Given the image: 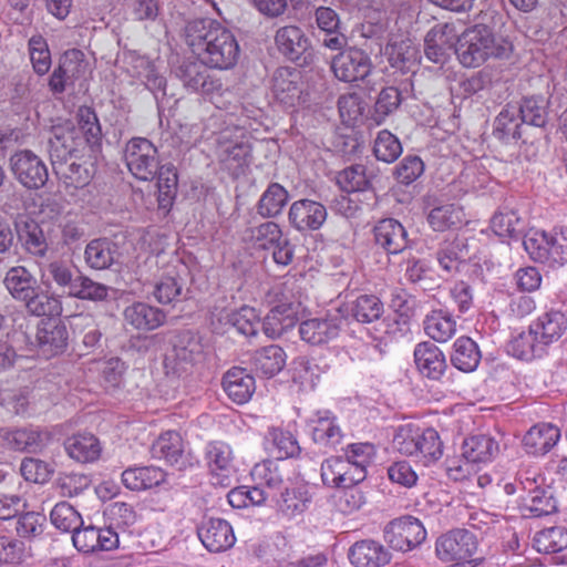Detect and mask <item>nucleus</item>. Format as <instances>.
<instances>
[{
    "label": "nucleus",
    "mask_w": 567,
    "mask_h": 567,
    "mask_svg": "<svg viewBox=\"0 0 567 567\" xmlns=\"http://www.w3.org/2000/svg\"><path fill=\"white\" fill-rule=\"evenodd\" d=\"M186 43L206 65L229 70L239 58V44L234 33L212 19H196L185 28Z\"/></svg>",
    "instance_id": "1"
},
{
    "label": "nucleus",
    "mask_w": 567,
    "mask_h": 567,
    "mask_svg": "<svg viewBox=\"0 0 567 567\" xmlns=\"http://www.w3.org/2000/svg\"><path fill=\"white\" fill-rule=\"evenodd\" d=\"M3 286L14 300L23 302L32 316L53 317L62 312L59 297L43 291L35 276L24 266L9 268L3 278Z\"/></svg>",
    "instance_id": "2"
},
{
    "label": "nucleus",
    "mask_w": 567,
    "mask_h": 567,
    "mask_svg": "<svg viewBox=\"0 0 567 567\" xmlns=\"http://www.w3.org/2000/svg\"><path fill=\"white\" fill-rule=\"evenodd\" d=\"M208 68L209 65L200 59L185 60L176 66L174 73L187 90L200 93L218 109H227L235 94L231 87L212 74Z\"/></svg>",
    "instance_id": "3"
},
{
    "label": "nucleus",
    "mask_w": 567,
    "mask_h": 567,
    "mask_svg": "<svg viewBox=\"0 0 567 567\" xmlns=\"http://www.w3.org/2000/svg\"><path fill=\"white\" fill-rule=\"evenodd\" d=\"M393 447L399 453L415 457L423 465L430 466L441 460L444 445L435 429L404 424L394 434Z\"/></svg>",
    "instance_id": "4"
},
{
    "label": "nucleus",
    "mask_w": 567,
    "mask_h": 567,
    "mask_svg": "<svg viewBox=\"0 0 567 567\" xmlns=\"http://www.w3.org/2000/svg\"><path fill=\"white\" fill-rule=\"evenodd\" d=\"M507 45L497 44L494 32L486 29L468 28L461 35L456 34L455 54L465 68H477L488 58L507 55Z\"/></svg>",
    "instance_id": "5"
},
{
    "label": "nucleus",
    "mask_w": 567,
    "mask_h": 567,
    "mask_svg": "<svg viewBox=\"0 0 567 567\" xmlns=\"http://www.w3.org/2000/svg\"><path fill=\"white\" fill-rule=\"evenodd\" d=\"M522 495L519 512L524 518H539L557 512L553 488L544 484V477L533 471L518 473Z\"/></svg>",
    "instance_id": "6"
},
{
    "label": "nucleus",
    "mask_w": 567,
    "mask_h": 567,
    "mask_svg": "<svg viewBox=\"0 0 567 567\" xmlns=\"http://www.w3.org/2000/svg\"><path fill=\"white\" fill-rule=\"evenodd\" d=\"M477 548V538L471 530L453 528L436 538L434 553L440 561L452 567H475Z\"/></svg>",
    "instance_id": "7"
},
{
    "label": "nucleus",
    "mask_w": 567,
    "mask_h": 567,
    "mask_svg": "<svg viewBox=\"0 0 567 567\" xmlns=\"http://www.w3.org/2000/svg\"><path fill=\"white\" fill-rule=\"evenodd\" d=\"M523 247L532 259L550 266L567 262V227L555 228L551 234L533 231L523 240Z\"/></svg>",
    "instance_id": "8"
},
{
    "label": "nucleus",
    "mask_w": 567,
    "mask_h": 567,
    "mask_svg": "<svg viewBox=\"0 0 567 567\" xmlns=\"http://www.w3.org/2000/svg\"><path fill=\"white\" fill-rule=\"evenodd\" d=\"M331 70L334 76L343 82L361 80L364 89L375 90V80L372 79V62L367 52L362 49L350 47L333 56Z\"/></svg>",
    "instance_id": "9"
},
{
    "label": "nucleus",
    "mask_w": 567,
    "mask_h": 567,
    "mask_svg": "<svg viewBox=\"0 0 567 567\" xmlns=\"http://www.w3.org/2000/svg\"><path fill=\"white\" fill-rule=\"evenodd\" d=\"M124 159L132 175L141 181H152L157 174L158 152L147 138L130 140L125 146Z\"/></svg>",
    "instance_id": "10"
},
{
    "label": "nucleus",
    "mask_w": 567,
    "mask_h": 567,
    "mask_svg": "<svg viewBox=\"0 0 567 567\" xmlns=\"http://www.w3.org/2000/svg\"><path fill=\"white\" fill-rule=\"evenodd\" d=\"M423 523L406 515L391 520L383 529L386 544L394 550L409 551L420 546L426 539Z\"/></svg>",
    "instance_id": "11"
},
{
    "label": "nucleus",
    "mask_w": 567,
    "mask_h": 567,
    "mask_svg": "<svg viewBox=\"0 0 567 567\" xmlns=\"http://www.w3.org/2000/svg\"><path fill=\"white\" fill-rule=\"evenodd\" d=\"M203 357V344L192 332H181L174 342L173 350L165 358L167 374L176 377L187 374Z\"/></svg>",
    "instance_id": "12"
},
{
    "label": "nucleus",
    "mask_w": 567,
    "mask_h": 567,
    "mask_svg": "<svg viewBox=\"0 0 567 567\" xmlns=\"http://www.w3.org/2000/svg\"><path fill=\"white\" fill-rule=\"evenodd\" d=\"M9 164L14 178L28 189H40L49 179L45 163L30 150L14 152Z\"/></svg>",
    "instance_id": "13"
},
{
    "label": "nucleus",
    "mask_w": 567,
    "mask_h": 567,
    "mask_svg": "<svg viewBox=\"0 0 567 567\" xmlns=\"http://www.w3.org/2000/svg\"><path fill=\"white\" fill-rule=\"evenodd\" d=\"M152 454L178 471H185L198 464V460L190 452L185 451V443L176 431L161 434L152 445Z\"/></svg>",
    "instance_id": "14"
},
{
    "label": "nucleus",
    "mask_w": 567,
    "mask_h": 567,
    "mask_svg": "<svg viewBox=\"0 0 567 567\" xmlns=\"http://www.w3.org/2000/svg\"><path fill=\"white\" fill-rule=\"evenodd\" d=\"M343 324V316L339 310L329 312L321 318L307 319L299 324L300 338L309 344L321 346L336 339Z\"/></svg>",
    "instance_id": "15"
},
{
    "label": "nucleus",
    "mask_w": 567,
    "mask_h": 567,
    "mask_svg": "<svg viewBox=\"0 0 567 567\" xmlns=\"http://www.w3.org/2000/svg\"><path fill=\"white\" fill-rule=\"evenodd\" d=\"M275 42L278 51L288 60L307 64L311 59V43L305 31L297 25H285L277 30Z\"/></svg>",
    "instance_id": "16"
},
{
    "label": "nucleus",
    "mask_w": 567,
    "mask_h": 567,
    "mask_svg": "<svg viewBox=\"0 0 567 567\" xmlns=\"http://www.w3.org/2000/svg\"><path fill=\"white\" fill-rule=\"evenodd\" d=\"M456 30L452 23L435 24L425 35L424 54L435 64L444 65L455 52Z\"/></svg>",
    "instance_id": "17"
},
{
    "label": "nucleus",
    "mask_w": 567,
    "mask_h": 567,
    "mask_svg": "<svg viewBox=\"0 0 567 567\" xmlns=\"http://www.w3.org/2000/svg\"><path fill=\"white\" fill-rule=\"evenodd\" d=\"M327 216L324 205L307 198L293 202L288 212L290 225L301 233L320 229Z\"/></svg>",
    "instance_id": "18"
},
{
    "label": "nucleus",
    "mask_w": 567,
    "mask_h": 567,
    "mask_svg": "<svg viewBox=\"0 0 567 567\" xmlns=\"http://www.w3.org/2000/svg\"><path fill=\"white\" fill-rule=\"evenodd\" d=\"M271 92L275 100L285 107H293L301 100V73L300 71L282 66L272 75Z\"/></svg>",
    "instance_id": "19"
},
{
    "label": "nucleus",
    "mask_w": 567,
    "mask_h": 567,
    "mask_svg": "<svg viewBox=\"0 0 567 567\" xmlns=\"http://www.w3.org/2000/svg\"><path fill=\"white\" fill-rule=\"evenodd\" d=\"M375 245L388 255H398L409 246L408 231L394 218H384L373 227Z\"/></svg>",
    "instance_id": "20"
},
{
    "label": "nucleus",
    "mask_w": 567,
    "mask_h": 567,
    "mask_svg": "<svg viewBox=\"0 0 567 567\" xmlns=\"http://www.w3.org/2000/svg\"><path fill=\"white\" fill-rule=\"evenodd\" d=\"M198 537L212 553H220L231 548L236 537L230 524L221 518H208L198 528Z\"/></svg>",
    "instance_id": "21"
},
{
    "label": "nucleus",
    "mask_w": 567,
    "mask_h": 567,
    "mask_svg": "<svg viewBox=\"0 0 567 567\" xmlns=\"http://www.w3.org/2000/svg\"><path fill=\"white\" fill-rule=\"evenodd\" d=\"M81 145L74 127L54 126L48 141V152L52 168L71 161Z\"/></svg>",
    "instance_id": "22"
},
{
    "label": "nucleus",
    "mask_w": 567,
    "mask_h": 567,
    "mask_svg": "<svg viewBox=\"0 0 567 567\" xmlns=\"http://www.w3.org/2000/svg\"><path fill=\"white\" fill-rule=\"evenodd\" d=\"M413 355L419 372L430 380H440L447 369L444 353L430 341L417 343Z\"/></svg>",
    "instance_id": "23"
},
{
    "label": "nucleus",
    "mask_w": 567,
    "mask_h": 567,
    "mask_svg": "<svg viewBox=\"0 0 567 567\" xmlns=\"http://www.w3.org/2000/svg\"><path fill=\"white\" fill-rule=\"evenodd\" d=\"M297 307L293 302H280L272 307L260 320V329L269 339H278L295 327L297 322Z\"/></svg>",
    "instance_id": "24"
},
{
    "label": "nucleus",
    "mask_w": 567,
    "mask_h": 567,
    "mask_svg": "<svg viewBox=\"0 0 567 567\" xmlns=\"http://www.w3.org/2000/svg\"><path fill=\"white\" fill-rule=\"evenodd\" d=\"M188 275L189 271L185 264L171 267L155 285L156 300L163 305L179 301Z\"/></svg>",
    "instance_id": "25"
},
{
    "label": "nucleus",
    "mask_w": 567,
    "mask_h": 567,
    "mask_svg": "<svg viewBox=\"0 0 567 567\" xmlns=\"http://www.w3.org/2000/svg\"><path fill=\"white\" fill-rule=\"evenodd\" d=\"M348 557L354 567H382L391 560L389 550L373 539L355 542L350 547Z\"/></svg>",
    "instance_id": "26"
},
{
    "label": "nucleus",
    "mask_w": 567,
    "mask_h": 567,
    "mask_svg": "<svg viewBox=\"0 0 567 567\" xmlns=\"http://www.w3.org/2000/svg\"><path fill=\"white\" fill-rule=\"evenodd\" d=\"M277 511L287 518L301 516L312 503V494L307 486L285 487L276 498Z\"/></svg>",
    "instance_id": "27"
},
{
    "label": "nucleus",
    "mask_w": 567,
    "mask_h": 567,
    "mask_svg": "<svg viewBox=\"0 0 567 567\" xmlns=\"http://www.w3.org/2000/svg\"><path fill=\"white\" fill-rule=\"evenodd\" d=\"M223 388L233 402L244 404L256 390L255 378L246 369L233 367L224 374Z\"/></svg>",
    "instance_id": "28"
},
{
    "label": "nucleus",
    "mask_w": 567,
    "mask_h": 567,
    "mask_svg": "<svg viewBox=\"0 0 567 567\" xmlns=\"http://www.w3.org/2000/svg\"><path fill=\"white\" fill-rule=\"evenodd\" d=\"M120 257L117 244L106 237L92 239L84 250L85 264L95 270L110 269Z\"/></svg>",
    "instance_id": "29"
},
{
    "label": "nucleus",
    "mask_w": 567,
    "mask_h": 567,
    "mask_svg": "<svg viewBox=\"0 0 567 567\" xmlns=\"http://www.w3.org/2000/svg\"><path fill=\"white\" fill-rule=\"evenodd\" d=\"M0 443L10 450L19 452H35L41 449L42 433L32 426L0 427Z\"/></svg>",
    "instance_id": "30"
},
{
    "label": "nucleus",
    "mask_w": 567,
    "mask_h": 567,
    "mask_svg": "<svg viewBox=\"0 0 567 567\" xmlns=\"http://www.w3.org/2000/svg\"><path fill=\"white\" fill-rule=\"evenodd\" d=\"M530 326L532 331L537 334L547 349L549 344L558 341L567 331V317L559 310H549L534 320Z\"/></svg>",
    "instance_id": "31"
},
{
    "label": "nucleus",
    "mask_w": 567,
    "mask_h": 567,
    "mask_svg": "<svg viewBox=\"0 0 567 567\" xmlns=\"http://www.w3.org/2000/svg\"><path fill=\"white\" fill-rule=\"evenodd\" d=\"M499 453L497 441L487 434H475L466 437L462 444V456L467 463L486 464Z\"/></svg>",
    "instance_id": "32"
},
{
    "label": "nucleus",
    "mask_w": 567,
    "mask_h": 567,
    "mask_svg": "<svg viewBox=\"0 0 567 567\" xmlns=\"http://www.w3.org/2000/svg\"><path fill=\"white\" fill-rule=\"evenodd\" d=\"M560 431L550 423H538L532 426L523 439V444L528 454L545 455L559 441Z\"/></svg>",
    "instance_id": "33"
},
{
    "label": "nucleus",
    "mask_w": 567,
    "mask_h": 567,
    "mask_svg": "<svg viewBox=\"0 0 567 567\" xmlns=\"http://www.w3.org/2000/svg\"><path fill=\"white\" fill-rule=\"evenodd\" d=\"M123 316L127 324L143 331L157 329L166 319V315L161 309L145 302H134L126 307Z\"/></svg>",
    "instance_id": "34"
},
{
    "label": "nucleus",
    "mask_w": 567,
    "mask_h": 567,
    "mask_svg": "<svg viewBox=\"0 0 567 567\" xmlns=\"http://www.w3.org/2000/svg\"><path fill=\"white\" fill-rule=\"evenodd\" d=\"M68 339V329L62 322L49 321L38 327V346L49 357L62 353L66 349Z\"/></svg>",
    "instance_id": "35"
},
{
    "label": "nucleus",
    "mask_w": 567,
    "mask_h": 567,
    "mask_svg": "<svg viewBox=\"0 0 567 567\" xmlns=\"http://www.w3.org/2000/svg\"><path fill=\"white\" fill-rule=\"evenodd\" d=\"M491 228L502 241L511 244L512 241L524 240V221L513 209H501L495 213L491 219Z\"/></svg>",
    "instance_id": "36"
},
{
    "label": "nucleus",
    "mask_w": 567,
    "mask_h": 567,
    "mask_svg": "<svg viewBox=\"0 0 567 567\" xmlns=\"http://www.w3.org/2000/svg\"><path fill=\"white\" fill-rule=\"evenodd\" d=\"M287 354L278 344H270L256 350L251 357L254 371L262 377L272 378L286 365Z\"/></svg>",
    "instance_id": "37"
},
{
    "label": "nucleus",
    "mask_w": 567,
    "mask_h": 567,
    "mask_svg": "<svg viewBox=\"0 0 567 567\" xmlns=\"http://www.w3.org/2000/svg\"><path fill=\"white\" fill-rule=\"evenodd\" d=\"M251 475L259 485L271 493V499L278 496L285 486L286 471L284 470L282 461L267 460L254 466Z\"/></svg>",
    "instance_id": "38"
},
{
    "label": "nucleus",
    "mask_w": 567,
    "mask_h": 567,
    "mask_svg": "<svg viewBox=\"0 0 567 567\" xmlns=\"http://www.w3.org/2000/svg\"><path fill=\"white\" fill-rule=\"evenodd\" d=\"M546 351L537 334L532 331L530 324L527 331H522L507 343L508 354L519 360L532 361L542 358Z\"/></svg>",
    "instance_id": "39"
},
{
    "label": "nucleus",
    "mask_w": 567,
    "mask_h": 567,
    "mask_svg": "<svg viewBox=\"0 0 567 567\" xmlns=\"http://www.w3.org/2000/svg\"><path fill=\"white\" fill-rule=\"evenodd\" d=\"M522 135L517 109L506 105L494 120L493 136L504 144H509L522 138Z\"/></svg>",
    "instance_id": "40"
},
{
    "label": "nucleus",
    "mask_w": 567,
    "mask_h": 567,
    "mask_svg": "<svg viewBox=\"0 0 567 567\" xmlns=\"http://www.w3.org/2000/svg\"><path fill=\"white\" fill-rule=\"evenodd\" d=\"M164 480V471L156 466L128 467L122 473V483L131 491L152 488Z\"/></svg>",
    "instance_id": "41"
},
{
    "label": "nucleus",
    "mask_w": 567,
    "mask_h": 567,
    "mask_svg": "<svg viewBox=\"0 0 567 567\" xmlns=\"http://www.w3.org/2000/svg\"><path fill=\"white\" fill-rule=\"evenodd\" d=\"M219 159L225 169L238 177L251 162V147L247 142L225 145L220 148Z\"/></svg>",
    "instance_id": "42"
},
{
    "label": "nucleus",
    "mask_w": 567,
    "mask_h": 567,
    "mask_svg": "<svg viewBox=\"0 0 567 567\" xmlns=\"http://www.w3.org/2000/svg\"><path fill=\"white\" fill-rule=\"evenodd\" d=\"M78 127L76 136L81 138L90 146L92 151H95L101 146L102 142V128L97 118L96 113L89 106H81L76 113Z\"/></svg>",
    "instance_id": "43"
},
{
    "label": "nucleus",
    "mask_w": 567,
    "mask_h": 567,
    "mask_svg": "<svg viewBox=\"0 0 567 567\" xmlns=\"http://www.w3.org/2000/svg\"><path fill=\"white\" fill-rule=\"evenodd\" d=\"M426 219L433 230L445 231L462 225L464 213L463 208L457 204L443 203L430 209Z\"/></svg>",
    "instance_id": "44"
},
{
    "label": "nucleus",
    "mask_w": 567,
    "mask_h": 567,
    "mask_svg": "<svg viewBox=\"0 0 567 567\" xmlns=\"http://www.w3.org/2000/svg\"><path fill=\"white\" fill-rule=\"evenodd\" d=\"M289 200L288 190L279 183H270L261 194L256 208L262 218L279 216Z\"/></svg>",
    "instance_id": "45"
},
{
    "label": "nucleus",
    "mask_w": 567,
    "mask_h": 567,
    "mask_svg": "<svg viewBox=\"0 0 567 567\" xmlns=\"http://www.w3.org/2000/svg\"><path fill=\"white\" fill-rule=\"evenodd\" d=\"M65 450L70 457L80 463L94 462L101 454L99 440L90 433L78 434L69 439Z\"/></svg>",
    "instance_id": "46"
},
{
    "label": "nucleus",
    "mask_w": 567,
    "mask_h": 567,
    "mask_svg": "<svg viewBox=\"0 0 567 567\" xmlns=\"http://www.w3.org/2000/svg\"><path fill=\"white\" fill-rule=\"evenodd\" d=\"M424 331L437 342H446L456 333V321L445 310H433L425 317Z\"/></svg>",
    "instance_id": "47"
},
{
    "label": "nucleus",
    "mask_w": 567,
    "mask_h": 567,
    "mask_svg": "<svg viewBox=\"0 0 567 567\" xmlns=\"http://www.w3.org/2000/svg\"><path fill=\"white\" fill-rule=\"evenodd\" d=\"M481 361V352L477 344L468 337L456 339L451 354L452 364L460 371L472 372Z\"/></svg>",
    "instance_id": "48"
},
{
    "label": "nucleus",
    "mask_w": 567,
    "mask_h": 567,
    "mask_svg": "<svg viewBox=\"0 0 567 567\" xmlns=\"http://www.w3.org/2000/svg\"><path fill=\"white\" fill-rule=\"evenodd\" d=\"M205 460L213 475L227 477L233 467V451L221 441L210 442L205 449Z\"/></svg>",
    "instance_id": "49"
},
{
    "label": "nucleus",
    "mask_w": 567,
    "mask_h": 567,
    "mask_svg": "<svg viewBox=\"0 0 567 567\" xmlns=\"http://www.w3.org/2000/svg\"><path fill=\"white\" fill-rule=\"evenodd\" d=\"M522 123L545 127L548 121V100L542 95L524 97L518 107Z\"/></svg>",
    "instance_id": "50"
},
{
    "label": "nucleus",
    "mask_w": 567,
    "mask_h": 567,
    "mask_svg": "<svg viewBox=\"0 0 567 567\" xmlns=\"http://www.w3.org/2000/svg\"><path fill=\"white\" fill-rule=\"evenodd\" d=\"M383 311L382 301L374 295H361L349 307L351 317L361 323H371L380 319Z\"/></svg>",
    "instance_id": "51"
},
{
    "label": "nucleus",
    "mask_w": 567,
    "mask_h": 567,
    "mask_svg": "<svg viewBox=\"0 0 567 567\" xmlns=\"http://www.w3.org/2000/svg\"><path fill=\"white\" fill-rule=\"evenodd\" d=\"M534 548L544 554H554L567 548V528L554 526L545 528L535 534L533 539Z\"/></svg>",
    "instance_id": "52"
},
{
    "label": "nucleus",
    "mask_w": 567,
    "mask_h": 567,
    "mask_svg": "<svg viewBox=\"0 0 567 567\" xmlns=\"http://www.w3.org/2000/svg\"><path fill=\"white\" fill-rule=\"evenodd\" d=\"M42 278L47 284L53 282L70 296L73 285L78 280V274L74 275L72 267L66 261L53 260L43 269Z\"/></svg>",
    "instance_id": "53"
},
{
    "label": "nucleus",
    "mask_w": 567,
    "mask_h": 567,
    "mask_svg": "<svg viewBox=\"0 0 567 567\" xmlns=\"http://www.w3.org/2000/svg\"><path fill=\"white\" fill-rule=\"evenodd\" d=\"M53 172L66 187L82 188L92 178L91 169L75 161L59 164L53 168Z\"/></svg>",
    "instance_id": "54"
},
{
    "label": "nucleus",
    "mask_w": 567,
    "mask_h": 567,
    "mask_svg": "<svg viewBox=\"0 0 567 567\" xmlns=\"http://www.w3.org/2000/svg\"><path fill=\"white\" fill-rule=\"evenodd\" d=\"M42 213L49 214L52 218L56 217L64 245H72L84 236V229L78 223L63 215V207L59 203H47Z\"/></svg>",
    "instance_id": "55"
},
{
    "label": "nucleus",
    "mask_w": 567,
    "mask_h": 567,
    "mask_svg": "<svg viewBox=\"0 0 567 567\" xmlns=\"http://www.w3.org/2000/svg\"><path fill=\"white\" fill-rule=\"evenodd\" d=\"M110 287L94 281L89 276L78 274V280L69 297L93 302L105 301L109 298Z\"/></svg>",
    "instance_id": "56"
},
{
    "label": "nucleus",
    "mask_w": 567,
    "mask_h": 567,
    "mask_svg": "<svg viewBox=\"0 0 567 567\" xmlns=\"http://www.w3.org/2000/svg\"><path fill=\"white\" fill-rule=\"evenodd\" d=\"M313 423L312 439L315 443L329 449H334L341 443L343 435L334 417L319 416Z\"/></svg>",
    "instance_id": "57"
},
{
    "label": "nucleus",
    "mask_w": 567,
    "mask_h": 567,
    "mask_svg": "<svg viewBox=\"0 0 567 567\" xmlns=\"http://www.w3.org/2000/svg\"><path fill=\"white\" fill-rule=\"evenodd\" d=\"M266 440L272 444V453L276 454L279 461L295 457L300 453V446L289 431L272 427L268 431Z\"/></svg>",
    "instance_id": "58"
},
{
    "label": "nucleus",
    "mask_w": 567,
    "mask_h": 567,
    "mask_svg": "<svg viewBox=\"0 0 567 567\" xmlns=\"http://www.w3.org/2000/svg\"><path fill=\"white\" fill-rule=\"evenodd\" d=\"M402 103L401 91L395 86L382 87L379 92L372 113L373 121L380 125Z\"/></svg>",
    "instance_id": "59"
},
{
    "label": "nucleus",
    "mask_w": 567,
    "mask_h": 567,
    "mask_svg": "<svg viewBox=\"0 0 567 567\" xmlns=\"http://www.w3.org/2000/svg\"><path fill=\"white\" fill-rule=\"evenodd\" d=\"M466 245L464 239L454 238L451 241H444L441 244L436 258L440 266L446 271L452 272L458 269L461 260L465 258L464 250Z\"/></svg>",
    "instance_id": "60"
},
{
    "label": "nucleus",
    "mask_w": 567,
    "mask_h": 567,
    "mask_svg": "<svg viewBox=\"0 0 567 567\" xmlns=\"http://www.w3.org/2000/svg\"><path fill=\"white\" fill-rule=\"evenodd\" d=\"M51 523L62 532H74L83 525L80 513L68 502L62 501L50 513Z\"/></svg>",
    "instance_id": "61"
},
{
    "label": "nucleus",
    "mask_w": 567,
    "mask_h": 567,
    "mask_svg": "<svg viewBox=\"0 0 567 567\" xmlns=\"http://www.w3.org/2000/svg\"><path fill=\"white\" fill-rule=\"evenodd\" d=\"M373 153L379 161L392 163L401 155L402 145L394 134L382 130L374 140Z\"/></svg>",
    "instance_id": "62"
},
{
    "label": "nucleus",
    "mask_w": 567,
    "mask_h": 567,
    "mask_svg": "<svg viewBox=\"0 0 567 567\" xmlns=\"http://www.w3.org/2000/svg\"><path fill=\"white\" fill-rule=\"evenodd\" d=\"M30 60L34 72L44 75L51 68V53L47 40L40 35H32L28 42Z\"/></svg>",
    "instance_id": "63"
},
{
    "label": "nucleus",
    "mask_w": 567,
    "mask_h": 567,
    "mask_svg": "<svg viewBox=\"0 0 567 567\" xmlns=\"http://www.w3.org/2000/svg\"><path fill=\"white\" fill-rule=\"evenodd\" d=\"M24 249L34 257L43 258L49 250V241L42 227L34 223H25L22 235Z\"/></svg>",
    "instance_id": "64"
}]
</instances>
